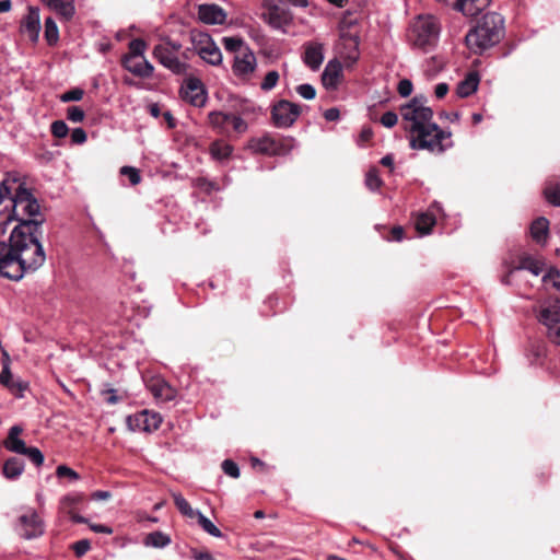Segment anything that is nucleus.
Instances as JSON below:
<instances>
[{"label":"nucleus","mask_w":560,"mask_h":560,"mask_svg":"<svg viewBox=\"0 0 560 560\" xmlns=\"http://www.w3.org/2000/svg\"><path fill=\"white\" fill-rule=\"evenodd\" d=\"M230 124L232 125L234 131L238 133H243L247 129L246 121L242 117L236 115H231Z\"/></svg>","instance_id":"4d7b16f0"},{"label":"nucleus","mask_w":560,"mask_h":560,"mask_svg":"<svg viewBox=\"0 0 560 560\" xmlns=\"http://www.w3.org/2000/svg\"><path fill=\"white\" fill-rule=\"evenodd\" d=\"M23 432V428L20 425H13L9 430V434L7 440L4 441V447L13 453L22 454L26 451L25 442L19 438V435Z\"/></svg>","instance_id":"5701e85b"},{"label":"nucleus","mask_w":560,"mask_h":560,"mask_svg":"<svg viewBox=\"0 0 560 560\" xmlns=\"http://www.w3.org/2000/svg\"><path fill=\"white\" fill-rule=\"evenodd\" d=\"M544 267H545V265L542 261L527 256V257L522 258L520 265L517 267H515L514 269H512L510 271V273H512L516 270L525 269V270L530 271L535 276H539L544 271Z\"/></svg>","instance_id":"cd10ccee"},{"label":"nucleus","mask_w":560,"mask_h":560,"mask_svg":"<svg viewBox=\"0 0 560 560\" xmlns=\"http://www.w3.org/2000/svg\"><path fill=\"white\" fill-rule=\"evenodd\" d=\"M45 38L49 45H54L59 39V31L52 18L45 20Z\"/></svg>","instance_id":"e433bc0d"},{"label":"nucleus","mask_w":560,"mask_h":560,"mask_svg":"<svg viewBox=\"0 0 560 560\" xmlns=\"http://www.w3.org/2000/svg\"><path fill=\"white\" fill-rule=\"evenodd\" d=\"M182 98L196 107H201L206 104L207 92L203 83L198 78H188L185 80L180 89Z\"/></svg>","instance_id":"4468645a"},{"label":"nucleus","mask_w":560,"mask_h":560,"mask_svg":"<svg viewBox=\"0 0 560 560\" xmlns=\"http://www.w3.org/2000/svg\"><path fill=\"white\" fill-rule=\"evenodd\" d=\"M120 174L127 176L131 185L133 186L138 185L141 182L140 173L136 167L122 166L120 168Z\"/></svg>","instance_id":"09e8293b"},{"label":"nucleus","mask_w":560,"mask_h":560,"mask_svg":"<svg viewBox=\"0 0 560 560\" xmlns=\"http://www.w3.org/2000/svg\"><path fill=\"white\" fill-rule=\"evenodd\" d=\"M392 235L395 241H401L404 235V230L400 226L393 228Z\"/></svg>","instance_id":"774afa93"},{"label":"nucleus","mask_w":560,"mask_h":560,"mask_svg":"<svg viewBox=\"0 0 560 560\" xmlns=\"http://www.w3.org/2000/svg\"><path fill=\"white\" fill-rule=\"evenodd\" d=\"M304 63L312 70H318L324 61V46L317 42H308L305 44L303 55Z\"/></svg>","instance_id":"a211bd4d"},{"label":"nucleus","mask_w":560,"mask_h":560,"mask_svg":"<svg viewBox=\"0 0 560 560\" xmlns=\"http://www.w3.org/2000/svg\"><path fill=\"white\" fill-rule=\"evenodd\" d=\"M151 392L155 398L168 401L174 398V390L166 383L158 382L151 386Z\"/></svg>","instance_id":"f704fd0d"},{"label":"nucleus","mask_w":560,"mask_h":560,"mask_svg":"<svg viewBox=\"0 0 560 560\" xmlns=\"http://www.w3.org/2000/svg\"><path fill=\"white\" fill-rule=\"evenodd\" d=\"M278 81H279V73L277 71H275V70L273 71H269L265 75V78H264V80L261 82L260 88L264 91H270V90H272L277 85Z\"/></svg>","instance_id":"c03bdc74"},{"label":"nucleus","mask_w":560,"mask_h":560,"mask_svg":"<svg viewBox=\"0 0 560 560\" xmlns=\"http://www.w3.org/2000/svg\"><path fill=\"white\" fill-rule=\"evenodd\" d=\"M231 115L232 114L223 112H211L209 114V121L212 127L219 129L221 132H225L226 126L230 124Z\"/></svg>","instance_id":"72a5a7b5"},{"label":"nucleus","mask_w":560,"mask_h":560,"mask_svg":"<svg viewBox=\"0 0 560 560\" xmlns=\"http://www.w3.org/2000/svg\"><path fill=\"white\" fill-rule=\"evenodd\" d=\"M89 526L94 533L106 534V535L113 534L112 527L103 525V524H89Z\"/></svg>","instance_id":"680f3d73"},{"label":"nucleus","mask_w":560,"mask_h":560,"mask_svg":"<svg viewBox=\"0 0 560 560\" xmlns=\"http://www.w3.org/2000/svg\"><path fill=\"white\" fill-rule=\"evenodd\" d=\"M12 377L13 376L10 366H3L0 373V383L10 389L13 394L21 397L26 386L20 382H14Z\"/></svg>","instance_id":"a878e982"},{"label":"nucleus","mask_w":560,"mask_h":560,"mask_svg":"<svg viewBox=\"0 0 560 560\" xmlns=\"http://www.w3.org/2000/svg\"><path fill=\"white\" fill-rule=\"evenodd\" d=\"M40 230L33 224L16 225L8 242H0V276L13 281L43 266L46 255L40 243Z\"/></svg>","instance_id":"f257e3e1"},{"label":"nucleus","mask_w":560,"mask_h":560,"mask_svg":"<svg viewBox=\"0 0 560 560\" xmlns=\"http://www.w3.org/2000/svg\"><path fill=\"white\" fill-rule=\"evenodd\" d=\"M18 182V174H8L3 180L0 182V203L12 195Z\"/></svg>","instance_id":"7c9ffc66"},{"label":"nucleus","mask_w":560,"mask_h":560,"mask_svg":"<svg viewBox=\"0 0 560 560\" xmlns=\"http://www.w3.org/2000/svg\"><path fill=\"white\" fill-rule=\"evenodd\" d=\"M11 210L0 212V229L4 230L9 222L16 220L20 224H33L36 225V230H40L44 222L40 206L20 177L11 195Z\"/></svg>","instance_id":"7ed1b4c3"},{"label":"nucleus","mask_w":560,"mask_h":560,"mask_svg":"<svg viewBox=\"0 0 560 560\" xmlns=\"http://www.w3.org/2000/svg\"><path fill=\"white\" fill-rule=\"evenodd\" d=\"M233 151V148L224 141H215L210 147V153L218 161L226 160Z\"/></svg>","instance_id":"2f4dec72"},{"label":"nucleus","mask_w":560,"mask_h":560,"mask_svg":"<svg viewBox=\"0 0 560 560\" xmlns=\"http://www.w3.org/2000/svg\"><path fill=\"white\" fill-rule=\"evenodd\" d=\"M83 500H84V495L82 493L67 494L60 501L61 509L63 511L73 509L74 505L80 504L81 502H83Z\"/></svg>","instance_id":"a19ab883"},{"label":"nucleus","mask_w":560,"mask_h":560,"mask_svg":"<svg viewBox=\"0 0 560 560\" xmlns=\"http://www.w3.org/2000/svg\"><path fill=\"white\" fill-rule=\"evenodd\" d=\"M56 475L59 478L68 477L71 480H78L80 478L77 471L66 465L58 466L56 469Z\"/></svg>","instance_id":"5fc2aeb1"},{"label":"nucleus","mask_w":560,"mask_h":560,"mask_svg":"<svg viewBox=\"0 0 560 560\" xmlns=\"http://www.w3.org/2000/svg\"><path fill=\"white\" fill-rule=\"evenodd\" d=\"M546 199L553 206L560 207V183L548 182L545 187Z\"/></svg>","instance_id":"c9c22d12"},{"label":"nucleus","mask_w":560,"mask_h":560,"mask_svg":"<svg viewBox=\"0 0 560 560\" xmlns=\"http://www.w3.org/2000/svg\"><path fill=\"white\" fill-rule=\"evenodd\" d=\"M479 74L477 72H469L460 82H458L456 88V94L464 98L474 94L479 85Z\"/></svg>","instance_id":"b1692460"},{"label":"nucleus","mask_w":560,"mask_h":560,"mask_svg":"<svg viewBox=\"0 0 560 560\" xmlns=\"http://www.w3.org/2000/svg\"><path fill=\"white\" fill-rule=\"evenodd\" d=\"M342 77V66L337 59L329 60L322 74V82L326 89H337Z\"/></svg>","instance_id":"6ab92c4d"},{"label":"nucleus","mask_w":560,"mask_h":560,"mask_svg":"<svg viewBox=\"0 0 560 560\" xmlns=\"http://www.w3.org/2000/svg\"><path fill=\"white\" fill-rule=\"evenodd\" d=\"M272 147H273V141L267 137L254 140L252 143V148L256 152H260V153H270L272 151Z\"/></svg>","instance_id":"79ce46f5"},{"label":"nucleus","mask_w":560,"mask_h":560,"mask_svg":"<svg viewBox=\"0 0 560 560\" xmlns=\"http://www.w3.org/2000/svg\"><path fill=\"white\" fill-rule=\"evenodd\" d=\"M398 121V116L394 112H386L381 117V124L386 128L394 127Z\"/></svg>","instance_id":"13d9d810"},{"label":"nucleus","mask_w":560,"mask_h":560,"mask_svg":"<svg viewBox=\"0 0 560 560\" xmlns=\"http://www.w3.org/2000/svg\"><path fill=\"white\" fill-rule=\"evenodd\" d=\"M400 115L411 149L440 154L452 147L451 132L433 121V110L425 105L423 97L416 96L401 106Z\"/></svg>","instance_id":"f03ea898"},{"label":"nucleus","mask_w":560,"mask_h":560,"mask_svg":"<svg viewBox=\"0 0 560 560\" xmlns=\"http://www.w3.org/2000/svg\"><path fill=\"white\" fill-rule=\"evenodd\" d=\"M490 3L491 0H457L455 9L466 16H476Z\"/></svg>","instance_id":"4be33fe9"},{"label":"nucleus","mask_w":560,"mask_h":560,"mask_svg":"<svg viewBox=\"0 0 560 560\" xmlns=\"http://www.w3.org/2000/svg\"><path fill=\"white\" fill-rule=\"evenodd\" d=\"M448 92V85L444 82L435 86L434 93L438 98H443Z\"/></svg>","instance_id":"69168bd1"},{"label":"nucleus","mask_w":560,"mask_h":560,"mask_svg":"<svg viewBox=\"0 0 560 560\" xmlns=\"http://www.w3.org/2000/svg\"><path fill=\"white\" fill-rule=\"evenodd\" d=\"M435 224V218L430 213H421L418 215L415 226L420 235H427Z\"/></svg>","instance_id":"473e14b6"},{"label":"nucleus","mask_w":560,"mask_h":560,"mask_svg":"<svg viewBox=\"0 0 560 560\" xmlns=\"http://www.w3.org/2000/svg\"><path fill=\"white\" fill-rule=\"evenodd\" d=\"M298 94L305 100H313L316 96V90L308 83L300 84L296 88Z\"/></svg>","instance_id":"864d4df0"},{"label":"nucleus","mask_w":560,"mask_h":560,"mask_svg":"<svg viewBox=\"0 0 560 560\" xmlns=\"http://www.w3.org/2000/svg\"><path fill=\"white\" fill-rule=\"evenodd\" d=\"M161 422V415L149 410L127 417V425L131 431L153 432L159 429Z\"/></svg>","instance_id":"ddd939ff"},{"label":"nucleus","mask_w":560,"mask_h":560,"mask_svg":"<svg viewBox=\"0 0 560 560\" xmlns=\"http://www.w3.org/2000/svg\"><path fill=\"white\" fill-rule=\"evenodd\" d=\"M548 231L549 222L546 218H538L530 225V236L538 244H544L546 242Z\"/></svg>","instance_id":"393cba45"},{"label":"nucleus","mask_w":560,"mask_h":560,"mask_svg":"<svg viewBox=\"0 0 560 560\" xmlns=\"http://www.w3.org/2000/svg\"><path fill=\"white\" fill-rule=\"evenodd\" d=\"M147 48L144 40L140 38L132 39L129 43V54L127 56H143Z\"/></svg>","instance_id":"49530a36"},{"label":"nucleus","mask_w":560,"mask_h":560,"mask_svg":"<svg viewBox=\"0 0 560 560\" xmlns=\"http://www.w3.org/2000/svg\"><path fill=\"white\" fill-rule=\"evenodd\" d=\"M171 537L163 532H152L147 535L144 545L153 548H165L171 544Z\"/></svg>","instance_id":"c85d7f7f"},{"label":"nucleus","mask_w":560,"mask_h":560,"mask_svg":"<svg viewBox=\"0 0 560 560\" xmlns=\"http://www.w3.org/2000/svg\"><path fill=\"white\" fill-rule=\"evenodd\" d=\"M84 91L80 88L71 89L59 96L62 103L79 102L83 98Z\"/></svg>","instance_id":"37998d69"},{"label":"nucleus","mask_w":560,"mask_h":560,"mask_svg":"<svg viewBox=\"0 0 560 560\" xmlns=\"http://www.w3.org/2000/svg\"><path fill=\"white\" fill-rule=\"evenodd\" d=\"M191 44L195 52L206 62L218 66L222 62L220 48L211 36L203 32H191Z\"/></svg>","instance_id":"0eeeda50"},{"label":"nucleus","mask_w":560,"mask_h":560,"mask_svg":"<svg viewBox=\"0 0 560 560\" xmlns=\"http://www.w3.org/2000/svg\"><path fill=\"white\" fill-rule=\"evenodd\" d=\"M262 20L273 30L285 32L292 22L291 12L278 5L273 0H264Z\"/></svg>","instance_id":"9d476101"},{"label":"nucleus","mask_w":560,"mask_h":560,"mask_svg":"<svg viewBox=\"0 0 560 560\" xmlns=\"http://www.w3.org/2000/svg\"><path fill=\"white\" fill-rule=\"evenodd\" d=\"M91 549V544L88 539H81L73 544V551L77 557L84 556Z\"/></svg>","instance_id":"6e6d98bb"},{"label":"nucleus","mask_w":560,"mask_h":560,"mask_svg":"<svg viewBox=\"0 0 560 560\" xmlns=\"http://www.w3.org/2000/svg\"><path fill=\"white\" fill-rule=\"evenodd\" d=\"M365 185L371 190H377L381 187L382 180L376 170H371L368 172L365 177Z\"/></svg>","instance_id":"de8ad7c7"},{"label":"nucleus","mask_w":560,"mask_h":560,"mask_svg":"<svg viewBox=\"0 0 560 560\" xmlns=\"http://www.w3.org/2000/svg\"><path fill=\"white\" fill-rule=\"evenodd\" d=\"M180 47L182 46L178 43L166 42L156 45L154 47L153 55L165 68L176 74H182L186 71L187 66L177 58L176 54Z\"/></svg>","instance_id":"1a4fd4ad"},{"label":"nucleus","mask_w":560,"mask_h":560,"mask_svg":"<svg viewBox=\"0 0 560 560\" xmlns=\"http://www.w3.org/2000/svg\"><path fill=\"white\" fill-rule=\"evenodd\" d=\"M15 530L24 539H34L44 534V523L34 510L28 509L19 517Z\"/></svg>","instance_id":"9b49d317"},{"label":"nucleus","mask_w":560,"mask_h":560,"mask_svg":"<svg viewBox=\"0 0 560 560\" xmlns=\"http://www.w3.org/2000/svg\"><path fill=\"white\" fill-rule=\"evenodd\" d=\"M198 15L206 24H222L226 19L224 11L217 4L199 5Z\"/></svg>","instance_id":"aec40b11"},{"label":"nucleus","mask_w":560,"mask_h":560,"mask_svg":"<svg viewBox=\"0 0 560 560\" xmlns=\"http://www.w3.org/2000/svg\"><path fill=\"white\" fill-rule=\"evenodd\" d=\"M85 117L84 110L79 106H70L67 109V118L72 122H81Z\"/></svg>","instance_id":"3c124183"},{"label":"nucleus","mask_w":560,"mask_h":560,"mask_svg":"<svg viewBox=\"0 0 560 560\" xmlns=\"http://www.w3.org/2000/svg\"><path fill=\"white\" fill-rule=\"evenodd\" d=\"M222 470L225 475L232 477V478H238L240 477V468L235 462L232 459H224L222 462Z\"/></svg>","instance_id":"8fccbe9b"},{"label":"nucleus","mask_w":560,"mask_h":560,"mask_svg":"<svg viewBox=\"0 0 560 560\" xmlns=\"http://www.w3.org/2000/svg\"><path fill=\"white\" fill-rule=\"evenodd\" d=\"M397 90L402 97H407L412 92V82L408 79H404L399 81Z\"/></svg>","instance_id":"bf43d9fd"},{"label":"nucleus","mask_w":560,"mask_h":560,"mask_svg":"<svg viewBox=\"0 0 560 560\" xmlns=\"http://www.w3.org/2000/svg\"><path fill=\"white\" fill-rule=\"evenodd\" d=\"M65 512H66V513L69 515V517H70L73 522H75V523H84V524H88V523H89L88 518H85V517H83V516H81V515L77 514V513L74 512V510H73V509L66 510Z\"/></svg>","instance_id":"338daca9"},{"label":"nucleus","mask_w":560,"mask_h":560,"mask_svg":"<svg viewBox=\"0 0 560 560\" xmlns=\"http://www.w3.org/2000/svg\"><path fill=\"white\" fill-rule=\"evenodd\" d=\"M24 471V463L20 458L10 457L4 462L3 475L8 479H15Z\"/></svg>","instance_id":"bb28decb"},{"label":"nucleus","mask_w":560,"mask_h":560,"mask_svg":"<svg viewBox=\"0 0 560 560\" xmlns=\"http://www.w3.org/2000/svg\"><path fill=\"white\" fill-rule=\"evenodd\" d=\"M63 21H70L75 14L74 0H44Z\"/></svg>","instance_id":"412c9836"},{"label":"nucleus","mask_w":560,"mask_h":560,"mask_svg":"<svg viewBox=\"0 0 560 560\" xmlns=\"http://www.w3.org/2000/svg\"><path fill=\"white\" fill-rule=\"evenodd\" d=\"M301 114V107L298 104L287 100L277 102L271 109V118L276 127H291Z\"/></svg>","instance_id":"f8f14e48"},{"label":"nucleus","mask_w":560,"mask_h":560,"mask_svg":"<svg viewBox=\"0 0 560 560\" xmlns=\"http://www.w3.org/2000/svg\"><path fill=\"white\" fill-rule=\"evenodd\" d=\"M537 319L547 329L548 339L560 347V299L551 301L542 306Z\"/></svg>","instance_id":"423d86ee"},{"label":"nucleus","mask_w":560,"mask_h":560,"mask_svg":"<svg viewBox=\"0 0 560 560\" xmlns=\"http://www.w3.org/2000/svg\"><path fill=\"white\" fill-rule=\"evenodd\" d=\"M440 31L436 18L430 14L418 15L408 28L407 39L413 48L428 51L436 45Z\"/></svg>","instance_id":"39448f33"},{"label":"nucleus","mask_w":560,"mask_h":560,"mask_svg":"<svg viewBox=\"0 0 560 560\" xmlns=\"http://www.w3.org/2000/svg\"><path fill=\"white\" fill-rule=\"evenodd\" d=\"M69 132V128L63 120H56L51 124V133L56 138H65Z\"/></svg>","instance_id":"603ef678"},{"label":"nucleus","mask_w":560,"mask_h":560,"mask_svg":"<svg viewBox=\"0 0 560 560\" xmlns=\"http://www.w3.org/2000/svg\"><path fill=\"white\" fill-rule=\"evenodd\" d=\"M86 132L82 128H75L71 132V141L74 144H82L86 141Z\"/></svg>","instance_id":"052dcab7"},{"label":"nucleus","mask_w":560,"mask_h":560,"mask_svg":"<svg viewBox=\"0 0 560 560\" xmlns=\"http://www.w3.org/2000/svg\"><path fill=\"white\" fill-rule=\"evenodd\" d=\"M174 503L178 511L188 518H196L200 511L195 510L188 503V501L178 492L172 493Z\"/></svg>","instance_id":"c756f323"},{"label":"nucleus","mask_w":560,"mask_h":560,"mask_svg":"<svg viewBox=\"0 0 560 560\" xmlns=\"http://www.w3.org/2000/svg\"><path fill=\"white\" fill-rule=\"evenodd\" d=\"M110 498L112 493L109 491L104 490H97L91 494V499L94 501H106L109 500Z\"/></svg>","instance_id":"e2e57ef3"},{"label":"nucleus","mask_w":560,"mask_h":560,"mask_svg":"<svg viewBox=\"0 0 560 560\" xmlns=\"http://www.w3.org/2000/svg\"><path fill=\"white\" fill-rule=\"evenodd\" d=\"M544 285L548 288H553L560 291V271L551 268L547 273L542 277Z\"/></svg>","instance_id":"58836bf2"},{"label":"nucleus","mask_w":560,"mask_h":560,"mask_svg":"<svg viewBox=\"0 0 560 560\" xmlns=\"http://www.w3.org/2000/svg\"><path fill=\"white\" fill-rule=\"evenodd\" d=\"M256 68V57L249 49L238 51L234 57L233 71L236 75L245 77L254 72Z\"/></svg>","instance_id":"2eb2a0df"},{"label":"nucleus","mask_w":560,"mask_h":560,"mask_svg":"<svg viewBox=\"0 0 560 560\" xmlns=\"http://www.w3.org/2000/svg\"><path fill=\"white\" fill-rule=\"evenodd\" d=\"M22 455L27 456V458L36 466H40L44 463V455L37 447L26 446V451L23 452Z\"/></svg>","instance_id":"a18cd8bd"},{"label":"nucleus","mask_w":560,"mask_h":560,"mask_svg":"<svg viewBox=\"0 0 560 560\" xmlns=\"http://www.w3.org/2000/svg\"><path fill=\"white\" fill-rule=\"evenodd\" d=\"M198 520L199 525L201 528L209 535L220 538L222 537V532L208 518L206 517L201 512L196 517Z\"/></svg>","instance_id":"4c0bfd02"},{"label":"nucleus","mask_w":560,"mask_h":560,"mask_svg":"<svg viewBox=\"0 0 560 560\" xmlns=\"http://www.w3.org/2000/svg\"><path fill=\"white\" fill-rule=\"evenodd\" d=\"M504 20L495 12L487 13L465 36L467 47L475 54L498 44L503 36Z\"/></svg>","instance_id":"20e7f679"},{"label":"nucleus","mask_w":560,"mask_h":560,"mask_svg":"<svg viewBox=\"0 0 560 560\" xmlns=\"http://www.w3.org/2000/svg\"><path fill=\"white\" fill-rule=\"evenodd\" d=\"M339 116H340L339 109L336 107L328 108L324 113V117L328 121H335L339 118Z\"/></svg>","instance_id":"0e129e2a"},{"label":"nucleus","mask_w":560,"mask_h":560,"mask_svg":"<svg viewBox=\"0 0 560 560\" xmlns=\"http://www.w3.org/2000/svg\"><path fill=\"white\" fill-rule=\"evenodd\" d=\"M359 32L351 24H341L337 51L346 62L352 65L359 59Z\"/></svg>","instance_id":"6e6552de"},{"label":"nucleus","mask_w":560,"mask_h":560,"mask_svg":"<svg viewBox=\"0 0 560 560\" xmlns=\"http://www.w3.org/2000/svg\"><path fill=\"white\" fill-rule=\"evenodd\" d=\"M122 65L129 72L140 78L151 77L154 70L144 56H126Z\"/></svg>","instance_id":"dca6fc26"},{"label":"nucleus","mask_w":560,"mask_h":560,"mask_svg":"<svg viewBox=\"0 0 560 560\" xmlns=\"http://www.w3.org/2000/svg\"><path fill=\"white\" fill-rule=\"evenodd\" d=\"M21 30L32 42H37L40 32V16L37 8H28V12L22 21Z\"/></svg>","instance_id":"f3484780"},{"label":"nucleus","mask_w":560,"mask_h":560,"mask_svg":"<svg viewBox=\"0 0 560 560\" xmlns=\"http://www.w3.org/2000/svg\"><path fill=\"white\" fill-rule=\"evenodd\" d=\"M223 46L228 51L235 52V55H237L238 51L248 48L244 45V42L238 37H224Z\"/></svg>","instance_id":"ea45409f"}]
</instances>
